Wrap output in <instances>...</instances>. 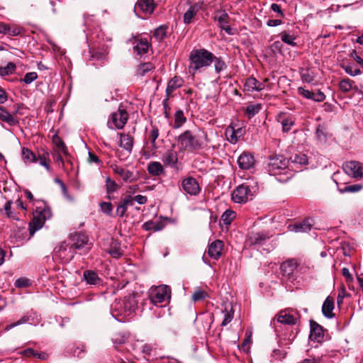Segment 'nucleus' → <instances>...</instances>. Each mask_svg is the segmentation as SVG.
I'll use <instances>...</instances> for the list:
<instances>
[{"label":"nucleus","mask_w":363,"mask_h":363,"mask_svg":"<svg viewBox=\"0 0 363 363\" xmlns=\"http://www.w3.org/2000/svg\"><path fill=\"white\" fill-rule=\"evenodd\" d=\"M208 142L207 134L203 132L202 135H196L191 130H187L178 137V145L182 150L191 152L203 149Z\"/></svg>","instance_id":"1"},{"label":"nucleus","mask_w":363,"mask_h":363,"mask_svg":"<svg viewBox=\"0 0 363 363\" xmlns=\"http://www.w3.org/2000/svg\"><path fill=\"white\" fill-rule=\"evenodd\" d=\"M138 308L135 295L125 296L122 301H116L111 306V314L118 321H124L123 318L130 316Z\"/></svg>","instance_id":"2"},{"label":"nucleus","mask_w":363,"mask_h":363,"mask_svg":"<svg viewBox=\"0 0 363 363\" xmlns=\"http://www.w3.org/2000/svg\"><path fill=\"white\" fill-rule=\"evenodd\" d=\"M214 55L206 49L193 50L190 54V65L189 72L194 75L201 72L202 68L208 67L213 62Z\"/></svg>","instance_id":"3"},{"label":"nucleus","mask_w":363,"mask_h":363,"mask_svg":"<svg viewBox=\"0 0 363 363\" xmlns=\"http://www.w3.org/2000/svg\"><path fill=\"white\" fill-rule=\"evenodd\" d=\"M52 217V211L49 206H38L33 213V220L30 224L29 232L30 236L40 229L45 221Z\"/></svg>","instance_id":"4"},{"label":"nucleus","mask_w":363,"mask_h":363,"mask_svg":"<svg viewBox=\"0 0 363 363\" xmlns=\"http://www.w3.org/2000/svg\"><path fill=\"white\" fill-rule=\"evenodd\" d=\"M150 299L151 302L157 306L167 302L170 298V290L166 285H161L151 288L150 291Z\"/></svg>","instance_id":"5"},{"label":"nucleus","mask_w":363,"mask_h":363,"mask_svg":"<svg viewBox=\"0 0 363 363\" xmlns=\"http://www.w3.org/2000/svg\"><path fill=\"white\" fill-rule=\"evenodd\" d=\"M75 255L74 248L66 242H60L54 250V256L62 263H68Z\"/></svg>","instance_id":"6"},{"label":"nucleus","mask_w":363,"mask_h":363,"mask_svg":"<svg viewBox=\"0 0 363 363\" xmlns=\"http://www.w3.org/2000/svg\"><path fill=\"white\" fill-rule=\"evenodd\" d=\"M128 119V113L122 106L111 114V118L108 121V125L113 128L122 129L127 123Z\"/></svg>","instance_id":"7"},{"label":"nucleus","mask_w":363,"mask_h":363,"mask_svg":"<svg viewBox=\"0 0 363 363\" xmlns=\"http://www.w3.org/2000/svg\"><path fill=\"white\" fill-rule=\"evenodd\" d=\"M254 194L248 186H238L232 194V199L235 203H247L252 200Z\"/></svg>","instance_id":"8"},{"label":"nucleus","mask_w":363,"mask_h":363,"mask_svg":"<svg viewBox=\"0 0 363 363\" xmlns=\"http://www.w3.org/2000/svg\"><path fill=\"white\" fill-rule=\"evenodd\" d=\"M110 167L112 169L114 174L118 175L123 181L126 183L134 182L137 181L138 178L137 174L116 164H111Z\"/></svg>","instance_id":"9"},{"label":"nucleus","mask_w":363,"mask_h":363,"mask_svg":"<svg viewBox=\"0 0 363 363\" xmlns=\"http://www.w3.org/2000/svg\"><path fill=\"white\" fill-rule=\"evenodd\" d=\"M345 172L355 179L363 177V166L357 161L347 162L343 164Z\"/></svg>","instance_id":"10"},{"label":"nucleus","mask_w":363,"mask_h":363,"mask_svg":"<svg viewBox=\"0 0 363 363\" xmlns=\"http://www.w3.org/2000/svg\"><path fill=\"white\" fill-rule=\"evenodd\" d=\"M289 165V160L282 155L270 157L268 163L269 171L277 174L279 171L285 169Z\"/></svg>","instance_id":"11"},{"label":"nucleus","mask_w":363,"mask_h":363,"mask_svg":"<svg viewBox=\"0 0 363 363\" xmlns=\"http://www.w3.org/2000/svg\"><path fill=\"white\" fill-rule=\"evenodd\" d=\"M270 237L269 234L263 232L252 233L247 238V242L250 245L261 246L264 245Z\"/></svg>","instance_id":"12"},{"label":"nucleus","mask_w":363,"mask_h":363,"mask_svg":"<svg viewBox=\"0 0 363 363\" xmlns=\"http://www.w3.org/2000/svg\"><path fill=\"white\" fill-rule=\"evenodd\" d=\"M71 246L74 250L82 249L88 244V237L82 233H74L70 235Z\"/></svg>","instance_id":"13"},{"label":"nucleus","mask_w":363,"mask_h":363,"mask_svg":"<svg viewBox=\"0 0 363 363\" xmlns=\"http://www.w3.org/2000/svg\"><path fill=\"white\" fill-rule=\"evenodd\" d=\"M182 186L184 191L190 195H196L200 191L199 183L192 177L184 179L182 181Z\"/></svg>","instance_id":"14"},{"label":"nucleus","mask_w":363,"mask_h":363,"mask_svg":"<svg viewBox=\"0 0 363 363\" xmlns=\"http://www.w3.org/2000/svg\"><path fill=\"white\" fill-rule=\"evenodd\" d=\"M313 225V219L311 218H307L299 223L289 225L288 229L295 233H306L311 230Z\"/></svg>","instance_id":"15"},{"label":"nucleus","mask_w":363,"mask_h":363,"mask_svg":"<svg viewBox=\"0 0 363 363\" xmlns=\"http://www.w3.org/2000/svg\"><path fill=\"white\" fill-rule=\"evenodd\" d=\"M310 340L317 342H322L324 337L323 328L314 320L310 321Z\"/></svg>","instance_id":"16"},{"label":"nucleus","mask_w":363,"mask_h":363,"mask_svg":"<svg viewBox=\"0 0 363 363\" xmlns=\"http://www.w3.org/2000/svg\"><path fill=\"white\" fill-rule=\"evenodd\" d=\"M38 323V315L35 313H28L21 318L16 322H14L10 325H8L6 328V330L12 329L16 326H18L25 323L36 324Z\"/></svg>","instance_id":"17"},{"label":"nucleus","mask_w":363,"mask_h":363,"mask_svg":"<svg viewBox=\"0 0 363 363\" xmlns=\"http://www.w3.org/2000/svg\"><path fill=\"white\" fill-rule=\"evenodd\" d=\"M134 52L142 55L147 52L150 44L147 38H135L133 43Z\"/></svg>","instance_id":"18"},{"label":"nucleus","mask_w":363,"mask_h":363,"mask_svg":"<svg viewBox=\"0 0 363 363\" xmlns=\"http://www.w3.org/2000/svg\"><path fill=\"white\" fill-rule=\"evenodd\" d=\"M264 88V82H260L252 77L247 78L244 84V90L249 92L260 91Z\"/></svg>","instance_id":"19"},{"label":"nucleus","mask_w":363,"mask_h":363,"mask_svg":"<svg viewBox=\"0 0 363 363\" xmlns=\"http://www.w3.org/2000/svg\"><path fill=\"white\" fill-rule=\"evenodd\" d=\"M155 6L153 0H138L135 9H139L145 15H150L154 11Z\"/></svg>","instance_id":"20"},{"label":"nucleus","mask_w":363,"mask_h":363,"mask_svg":"<svg viewBox=\"0 0 363 363\" xmlns=\"http://www.w3.org/2000/svg\"><path fill=\"white\" fill-rule=\"evenodd\" d=\"M238 163L240 168L242 169H249L255 164V158L253 155L243 152L238 159Z\"/></svg>","instance_id":"21"},{"label":"nucleus","mask_w":363,"mask_h":363,"mask_svg":"<svg viewBox=\"0 0 363 363\" xmlns=\"http://www.w3.org/2000/svg\"><path fill=\"white\" fill-rule=\"evenodd\" d=\"M203 2L199 1L191 5L184 15V22L189 24L199 10L203 9Z\"/></svg>","instance_id":"22"},{"label":"nucleus","mask_w":363,"mask_h":363,"mask_svg":"<svg viewBox=\"0 0 363 363\" xmlns=\"http://www.w3.org/2000/svg\"><path fill=\"white\" fill-rule=\"evenodd\" d=\"M223 247V243L221 240H217L213 242L208 247V255L215 259H218L221 255Z\"/></svg>","instance_id":"23"},{"label":"nucleus","mask_w":363,"mask_h":363,"mask_svg":"<svg viewBox=\"0 0 363 363\" xmlns=\"http://www.w3.org/2000/svg\"><path fill=\"white\" fill-rule=\"evenodd\" d=\"M177 153L173 150H167L162 157V162L165 166L174 167L177 165Z\"/></svg>","instance_id":"24"},{"label":"nucleus","mask_w":363,"mask_h":363,"mask_svg":"<svg viewBox=\"0 0 363 363\" xmlns=\"http://www.w3.org/2000/svg\"><path fill=\"white\" fill-rule=\"evenodd\" d=\"M277 319L279 323L286 325H294L297 320L296 317L287 311H281L277 315Z\"/></svg>","instance_id":"25"},{"label":"nucleus","mask_w":363,"mask_h":363,"mask_svg":"<svg viewBox=\"0 0 363 363\" xmlns=\"http://www.w3.org/2000/svg\"><path fill=\"white\" fill-rule=\"evenodd\" d=\"M334 309V301L330 296H328L325 300L323 306V314L328 318H332L334 316L333 311Z\"/></svg>","instance_id":"26"},{"label":"nucleus","mask_w":363,"mask_h":363,"mask_svg":"<svg viewBox=\"0 0 363 363\" xmlns=\"http://www.w3.org/2000/svg\"><path fill=\"white\" fill-rule=\"evenodd\" d=\"M184 83L183 79L180 77H174L170 79L167 84L166 93L167 97H169L174 90L181 87Z\"/></svg>","instance_id":"27"},{"label":"nucleus","mask_w":363,"mask_h":363,"mask_svg":"<svg viewBox=\"0 0 363 363\" xmlns=\"http://www.w3.org/2000/svg\"><path fill=\"white\" fill-rule=\"evenodd\" d=\"M242 135V130L240 128L235 130L233 127H228L225 130V136L231 143H236L238 138Z\"/></svg>","instance_id":"28"},{"label":"nucleus","mask_w":363,"mask_h":363,"mask_svg":"<svg viewBox=\"0 0 363 363\" xmlns=\"http://www.w3.org/2000/svg\"><path fill=\"white\" fill-rule=\"evenodd\" d=\"M298 262L296 259H290L283 262L281 265V270L284 275H291L297 268Z\"/></svg>","instance_id":"29"},{"label":"nucleus","mask_w":363,"mask_h":363,"mask_svg":"<svg viewBox=\"0 0 363 363\" xmlns=\"http://www.w3.org/2000/svg\"><path fill=\"white\" fill-rule=\"evenodd\" d=\"M120 146L130 152L133 145V138L128 134L120 133Z\"/></svg>","instance_id":"30"},{"label":"nucleus","mask_w":363,"mask_h":363,"mask_svg":"<svg viewBox=\"0 0 363 363\" xmlns=\"http://www.w3.org/2000/svg\"><path fill=\"white\" fill-rule=\"evenodd\" d=\"M0 121L8 123L9 125L17 124V120L9 113L4 107L0 108Z\"/></svg>","instance_id":"31"},{"label":"nucleus","mask_w":363,"mask_h":363,"mask_svg":"<svg viewBox=\"0 0 363 363\" xmlns=\"http://www.w3.org/2000/svg\"><path fill=\"white\" fill-rule=\"evenodd\" d=\"M277 120L281 124L282 130L284 133L289 132L294 124L292 118L285 115H279Z\"/></svg>","instance_id":"32"},{"label":"nucleus","mask_w":363,"mask_h":363,"mask_svg":"<svg viewBox=\"0 0 363 363\" xmlns=\"http://www.w3.org/2000/svg\"><path fill=\"white\" fill-rule=\"evenodd\" d=\"M147 171L152 176H159L164 172V168L159 162H151L147 165Z\"/></svg>","instance_id":"33"},{"label":"nucleus","mask_w":363,"mask_h":363,"mask_svg":"<svg viewBox=\"0 0 363 363\" xmlns=\"http://www.w3.org/2000/svg\"><path fill=\"white\" fill-rule=\"evenodd\" d=\"M128 339V335L127 333H116L112 337V342L113 343L116 350H119L118 347L121 345L125 344Z\"/></svg>","instance_id":"34"},{"label":"nucleus","mask_w":363,"mask_h":363,"mask_svg":"<svg viewBox=\"0 0 363 363\" xmlns=\"http://www.w3.org/2000/svg\"><path fill=\"white\" fill-rule=\"evenodd\" d=\"M84 279L89 284L96 285L99 284L100 279L97 274L93 271L86 270L84 272Z\"/></svg>","instance_id":"35"},{"label":"nucleus","mask_w":363,"mask_h":363,"mask_svg":"<svg viewBox=\"0 0 363 363\" xmlns=\"http://www.w3.org/2000/svg\"><path fill=\"white\" fill-rule=\"evenodd\" d=\"M52 142L55 144L57 152H62L65 155H68L67 146L57 135H53Z\"/></svg>","instance_id":"36"},{"label":"nucleus","mask_w":363,"mask_h":363,"mask_svg":"<svg viewBox=\"0 0 363 363\" xmlns=\"http://www.w3.org/2000/svg\"><path fill=\"white\" fill-rule=\"evenodd\" d=\"M209 294L207 291L202 289L200 287L195 289L194 294H192V301L194 302L200 301L209 298Z\"/></svg>","instance_id":"37"},{"label":"nucleus","mask_w":363,"mask_h":363,"mask_svg":"<svg viewBox=\"0 0 363 363\" xmlns=\"http://www.w3.org/2000/svg\"><path fill=\"white\" fill-rule=\"evenodd\" d=\"M223 313L224 314V318L221 323V325L226 326L232 321L233 318L234 311L232 306H225V309L223 311Z\"/></svg>","instance_id":"38"},{"label":"nucleus","mask_w":363,"mask_h":363,"mask_svg":"<svg viewBox=\"0 0 363 363\" xmlns=\"http://www.w3.org/2000/svg\"><path fill=\"white\" fill-rule=\"evenodd\" d=\"M154 68L155 66L151 62L142 63L138 66L136 73L138 75L143 77Z\"/></svg>","instance_id":"39"},{"label":"nucleus","mask_w":363,"mask_h":363,"mask_svg":"<svg viewBox=\"0 0 363 363\" xmlns=\"http://www.w3.org/2000/svg\"><path fill=\"white\" fill-rule=\"evenodd\" d=\"M22 157L25 163L37 162L36 155L26 147H23L22 149Z\"/></svg>","instance_id":"40"},{"label":"nucleus","mask_w":363,"mask_h":363,"mask_svg":"<svg viewBox=\"0 0 363 363\" xmlns=\"http://www.w3.org/2000/svg\"><path fill=\"white\" fill-rule=\"evenodd\" d=\"M108 253L113 258H119L123 254V250H121L119 243L116 241H113L110 245Z\"/></svg>","instance_id":"41"},{"label":"nucleus","mask_w":363,"mask_h":363,"mask_svg":"<svg viewBox=\"0 0 363 363\" xmlns=\"http://www.w3.org/2000/svg\"><path fill=\"white\" fill-rule=\"evenodd\" d=\"M186 121L184 112L178 110L174 113V128H179Z\"/></svg>","instance_id":"42"},{"label":"nucleus","mask_w":363,"mask_h":363,"mask_svg":"<svg viewBox=\"0 0 363 363\" xmlns=\"http://www.w3.org/2000/svg\"><path fill=\"white\" fill-rule=\"evenodd\" d=\"M37 161L39 162L40 164L45 167V169L49 171L50 170V159H49V153L46 151H43L42 153H38L37 157Z\"/></svg>","instance_id":"43"},{"label":"nucleus","mask_w":363,"mask_h":363,"mask_svg":"<svg viewBox=\"0 0 363 363\" xmlns=\"http://www.w3.org/2000/svg\"><path fill=\"white\" fill-rule=\"evenodd\" d=\"M215 19H216L221 28L222 26H226L228 24L229 16L225 11H218L215 15Z\"/></svg>","instance_id":"44"},{"label":"nucleus","mask_w":363,"mask_h":363,"mask_svg":"<svg viewBox=\"0 0 363 363\" xmlns=\"http://www.w3.org/2000/svg\"><path fill=\"white\" fill-rule=\"evenodd\" d=\"M236 217V213L232 210H226L221 216V220L224 224L228 225Z\"/></svg>","instance_id":"45"},{"label":"nucleus","mask_w":363,"mask_h":363,"mask_svg":"<svg viewBox=\"0 0 363 363\" xmlns=\"http://www.w3.org/2000/svg\"><path fill=\"white\" fill-rule=\"evenodd\" d=\"M2 214L6 216L9 218H12L13 220H19L20 218L18 214L14 212L11 208V206H4L2 208L0 209Z\"/></svg>","instance_id":"46"},{"label":"nucleus","mask_w":363,"mask_h":363,"mask_svg":"<svg viewBox=\"0 0 363 363\" xmlns=\"http://www.w3.org/2000/svg\"><path fill=\"white\" fill-rule=\"evenodd\" d=\"M353 86V82L350 79H344L341 80L339 84L340 89L345 93L352 90Z\"/></svg>","instance_id":"47"},{"label":"nucleus","mask_w":363,"mask_h":363,"mask_svg":"<svg viewBox=\"0 0 363 363\" xmlns=\"http://www.w3.org/2000/svg\"><path fill=\"white\" fill-rule=\"evenodd\" d=\"M167 26H161L155 30L152 37L158 41L162 40L167 34Z\"/></svg>","instance_id":"48"},{"label":"nucleus","mask_w":363,"mask_h":363,"mask_svg":"<svg viewBox=\"0 0 363 363\" xmlns=\"http://www.w3.org/2000/svg\"><path fill=\"white\" fill-rule=\"evenodd\" d=\"M262 105L260 104H249L246 107L245 112L247 114L249 118L254 116L257 114L261 109Z\"/></svg>","instance_id":"49"},{"label":"nucleus","mask_w":363,"mask_h":363,"mask_svg":"<svg viewBox=\"0 0 363 363\" xmlns=\"http://www.w3.org/2000/svg\"><path fill=\"white\" fill-rule=\"evenodd\" d=\"M291 162L298 164H306L308 163V157L304 154H296L291 157Z\"/></svg>","instance_id":"50"},{"label":"nucleus","mask_w":363,"mask_h":363,"mask_svg":"<svg viewBox=\"0 0 363 363\" xmlns=\"http://www.w3.org/2000/svg\"><path fill=\"white\" fill-rule=\"evenodd\" d=\"M159 136V130L157 127L153 126L150 132L149 139L150 140L151 146L152 149H156V140Z\"/></svg>","instance_id":"51"},{"label":"nucleus","mask_w":363,"mask_h":363,"mask_svg":"<svg viewBox=\"0 0 363 363\" xmlns=\"http://www.w3.org/2000/svg\"><path fill=\"white\" fill-rule=\"evenodd\" d=\"M214 67L217 73H220L223 69H226L227 66L225 62L220 57H216L214 56Z\"/></svg>","instance_id":"52"},{"label":"nucleus","mask_w":363,"mask_h":363,"mask_svg":"<svg viewBox=\"0 0 363 363\" xmlns=\"http://www.w3.org/2000/svg\"><path fill=\"white\" fill-rule=\"evenodd\" d=\"M362 189V185L356 184L353 185L345 186L342 189L340 190L342 193L351 192L354 193L359 191Z\"/></svg>","instance_id":"53"},{"label":"nucleus","mask_w":363,"mask_h":363,"mask_svg":"<svg viewBox=\"0 0 363 363\" xmlns=\"http://www.w3.org/2000/svg\"><path fill=\"white\" fill-rule=\"evenodd\" d=\"M16 66L14 64L10 62L6 67L0 68V75L5 76L11 74L14 72Z\"/></svg>","instance_id":"54"},{"label":"nucleus","mask_w":363,"mask_h":363,"mask_svg":"<svg viewBox=\"0 0 363 363\" xmlns=\"http://www.w3.org/2000/svg\"><path fill=\"white\" fill-rule=\"evenodd\" d=\"M30 282L28 279L21 277L16 280L15 286L17 288H23L30 286Z\"/></svg>","instance_id":"55"},{"label":"nucleus","mask_w":363,"mask_h":363,"mask_svg":"<svg viewBox=\"0 0 363 363\" xmlns=\"http://www.w3.org/2000/svg\"><path fill=\"white\" fill-rule=\"evenodd\" d=\"M294 39H295V38L294 36H292L286 33H281L282 41L288 45L295 46L296 43H294Z\"/></svg>","instance_id":"56"},{"label":"nucleus","mask_w":363,"mask_h":363,"mask_svg":"<svg viewBox=\"0 0 363 363\" xmlns=\"http://www.w3.org/2000/svg\"><path fill=\"white\" fill-rule=\"evenodd\" d=\"M106 186L108 192H113L117 189L118 185L116 182L107 177L106 179Z\"/></svg>","instance_id":"57"},{"label":"nucleus","mask_w":363,"mask_h":363,"mask_svg":"<svg viewBox=\"0 0 363 363\" xmlns=\"http://www.w3.org/2000/svg\"><path fill=\"white\" fill-rule=\"evenodd\" d=\"M342 68L344 70L351 76H356L361 73V71L359 69L354 68L351 65H343Z\"/></svg>","instance_id":"58"},{"label":"nucleus","mask_w":363,"mask_h":363,"mask_svg":"<svg viewBox=\"0 0 363 363\" xmlns=\"http://www.w3.org/2000/svg\"><path fill=\"white\" fill-rule=\"evenodd\" d=\"M38 77V74L36 72H28L26 73L24 76V78L23 79V81L26 84H30L33 82L35 79H36Z\"/></svg>","instance_id":"59"},{"label":"nucleus","mask_w":363,"mask_h":363,"mask_svg":"<svg viewBox=\"0 0 363 363\" xmlns=\"http://www.w3.org/2000/svg\"><path fill=\"white\" fill-rule=\"evenodd\" d=\"M298 93L306 99H312L313 92L310 91L309 90H306L303 87H298Z\"/></svg>","instance_id":"60"},{"label":"nucleus","mask_w":363,"mask_h":363,"mask_svg":"<svg viewBox=\"0 0 363 363\" xmlns=\"http://www.w3.org/2000/svg\"><path fill=\"white\" fill-rule=\"evenodd\" d=\"M21 28L19 27H13L11 28L9 25H8V30H6V33H9L10 35L16 36L21 33Z\"/></svg>","instance_id":"61"},{"label":"nucleus","mask_w":363,"mask_h":363,"mask_svg":"<svg viewBox=\"0 0 363 363\" xmlns=\"http://www.w3.org/2000/svg\"><path fill=\"white\" fill-rule=\"evenodd\" d=\"M147 201V198L142 195L135 196L131 199V201L137 202L138 204H145Z\"/></svg>","instance_id":"62"},{"label":"nucleus","mask_w":363,"mask_h":363,"mask_svg":"<svg viewBox=\"0 0 363 363\" xmlns=\"http://www.w3.org/2000/svg\"><path fill=\"white\" fill-rule=\"evenodd\" d=\"M325 98V96L322 91H318L316 94L313 93L312 99L315 101L321 102L324 101Z\"/></svg>","instance_id":"63"},{"label":"nucleus","mask_w":363,"mask_h":363,"mask_svg":"<svg viewBox=\"0 0 363 363\" xmlns=\"http://www.w3.org/2000/svg\"><path fill=\"white\" fill-rule=\"evenodd\" d=\"M85 352V347L83 345H79L73 351V355L79 357H82V354Z\"/></svg>","instance_id":"64"}]
</instances>
